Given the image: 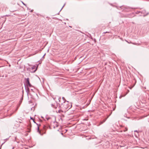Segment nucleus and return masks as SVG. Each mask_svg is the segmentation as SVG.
<instances>
[{
	"label": "nucleus",
	"mask_w": 149,
	"mask_h": 149,
	"mask_svg": "<svg viewBox=\"0 0 149 149\" xmlns=\"http://www.w3.org/2000/svg\"><path fill=\"white\" fill-rule=\"evenodd\" d=\"M31 90L33 91V89H31Z\"/></svg>",
	"instance_id": "nucleus-26"
},
{
	"label": "nucleus",
	"mask_w": 149,
	"mask_h": 149,
	"mask_svg": "<svg viewBox=\"0 0 149 149\" xmlns=\"http://www.w3.org/2000/svg\"><path fill=\"white\" fill-rule=\"evenodd\" d=\"M14 148V147H13L12 148V149H13Z\"/></svg>",
	"instance_id": "nucleus-21"
},
{
	"label": "nucleus",
	"mask_w": 149,
	"mask_h": 149,
	"mask_svg": "<svg viewBox=\"0 0 149 149\" xmlns=\"http://www.w3.org/2000/svg\"><path fill=\"white\" fill-rule=\"evenodd\" d=\"M22 3L23 4V5H24L25 6H26V4H25V3H24L22 1Z\"/></svg>",
	"instance_id": "nucleus-15"
},
{
	"label": "nucleus",
	"mask_w": 149,
	"mask_h": 149,
	"mask_svg": "<svg viewBox=\"0 0 149 149\" xmlns=\"http://www.w3.org/2000/svg\"><path fill=\"white\" fill-rule=\"evenodd\" d=\"M33 10H31V12H32V11H33Z\"/></svg>",
	"instance_id": "nucleus-22"
},
{
	"label": "nucleus",
	"mask_w": 149,
	"mask_h": 149,
	"mask_svg": "<svg viewBox=\"0 0 149 149\" xmlns=\"http://www.w3.org/2000/svg\"><path fill=\"white\" fill-rule=\"evenodd\" d=\"M59 101L60 102L59 104V107L64 110L69 109L71 108L69 102L67 101H65L63 102H61L62 99L61 97L58 99Z\"/></svg>",
	"instance_id": "nucleus-1"
},
{
	"label": "nucleus",
	"mask_w": 149,
	"mask_h": 149,
	"mask_svg": "<svg viewBox=\"0 0 149 149\" xmlns=\"http://www.w3.org/2000/svg\"><path fill=\"white\" fill-rule=\"evenodd\" d=\"M56 104H51V106L52 107L56 109L57 108V107H58L57 104H58L57 103H56Z\"/></svg>",
	"instance_id": "nucleus-5"
},
{
	"label": "nucleus",
	"mask_w": 149,
	"mask_h": 149,
	"mask_svg": "<svg viewBox=\"0 0 149 149\" xmlns=\"http://www.w3.org/2000/svg\"><path fill=\"white\" fill-rule=\"evenodd\" d=\"M107 118L104 119L103 120V121H100V125L102 124H103L104 123L106 120Z\"/></svg>",
	"instance_id": "nucleus-6"
},
{
	"label": "nucleus",
	"mask_w": 149,
	"mask_h": 149,
	"mask_svg": "<svg viewBox=\"0 0 149 149\" xmlns=\"http://www.w3.org/2000/svg\"><path fill=\"white\" fill-rule=\"evenodd\" d=\"M127 130V127L125 128V130H124V131L125 132Z\"/></svg>",
	"instance_id": "nucleus-11"
},
{
	"label": "nucleus",
	"mask_w": 149,
	"mask_h": 149,
	"mask_svg": "<svg viewBox=\"0 0 149 149\" xmlns=\"http://www.w3.org/2000/svg\"><path fill=\"white\" fill-rule=\"evenodd\" d=\"M61 111L60 110H59L58 111V112L59 113H60L61 112Z\"/></svg>",
	"instance_id": "nucleus-16"
},
{
	"label": "nucleus",
	"mask_w": 149,
	"mask_h": 149,
	"mask_svg": "<svg viewBox=\"0 0 149 149\" xmlns=\"http://www.w3.org/2000/svg\"><path fill=\"white\" fill-rule=\"evenodd\" d=\"M62 100H63V102L65 101H66L65 98L64 97H62Z\"/></svg>",
	"instance_id": "nucleus-7"
},
{
	"label": "nucleus",
	"mask_w": 149,
	"mask_h": 149,
	"mask_svg": "<svg viewBox=\"0 0 149 149\" xmlns=\"http://www.w3.org/2000/svg\"><path fill=\"white\" fill-rule=\"evenodd\" d=\"M134 132H137V130L134 131Z\"/></svg>",
	"instance_id": "nucleus-19"
},
{
	"label": "nucleus",
	"mask_w": 149,
	"mask_h": 149,
	"mask_svg": "<svg viewBox=\"0 0 149 149\" xmlns=\"http://www.w3.org/2000/svg\"><path fill=\"white\" fill-rule=\"evenodd\" d=\"M36 66L35 65L33 66L31 68H29V71L31 72H35L37 69V67L36 68V69L34 70L36 68Z\"/></svg>",
	"instance_id": "nucleus-2"
},
{
	"label": "nucleus",
	"mask_w": 149,
	"mask_h": 149,
	"mask_svg": "<svg viewBox=\"0 0 149 149\" xmlns=\"http://www.w3.org/2000/svg\"><path fill=\"white\" fill-rule=\"evenodd\" d=\"M1 146H2V145H1V147H1Z\"/></svg>",
	"instance_id": "nucleus-25"
},
{
	"label": "nucleus",
	"mask_w": 149,
	"mask_h": 149,
	"mask_svg": "<svg viewBox=\"0 0 149 149\" xmlns=\"http://www.w3.org/2000/svg\"><path fill=\"white\" fill-rule=\"evenodd\" d=\"M120 39H121V40H123V39L122 38H120Z\"/></svg>",
	"instance_id": "nucleus-18"
},
{
	"label": "nucleus",
	"mask_w": 149,
	"mask_h": 149,
	"mask_svg": "<svg viewBox=\"0 0 149 149\" xmlns=\"http://www.w3.org/2000/svg\"><path fill=\"white\" fill-rule=\"evenodd\" d=\"M129 92V90H127V93L126 94H127Z\"/></svg>",
	"instance_id": "nucleus-14"
},
{
	"label": "nucleus",
	"mask_w": 149,
	"mask_h": 149,
	"mask_svg": "<svg viewBox=\"0 0 149 149\" xmlns=\"http://www.w3.org/2000/svg\"><path fill=\"white\" fill-rule=\"evenodd\" d=\"M38 131L39 132V134H40V131L39 130V128L38 126Z\"/></svg>",
	"instance_id": "nucleus-8"
},
{
	"label": "nucleus",
	"mask_w": 149,
	"mask_h": 149,
	"mask_svg": "<svg viewBox=\"0 0 149 149\" xmlns=\"http://www.w3.org/2000/svg\"><path fill=\"white\" fill-rule=\"evenodd\" d=\"M63 134L62 133H61V134Z\"/></svg>",
	"instance_id": "nucleus-24"
},
{
	"label": "nucleus",
	"mask_w": 149,
	"mask_h": 149,
	"mask_svg": "<svg viewBox=\"0 0 149 149\" xmlns=\"http://www.w3.org/2000/svg\"><path fill=\"white\" fill-rule=\"evenodd\" d=\"M29 88H28V91H29Z\"/></svg>",
	"instance_id": "nucleus-17"
},
{
	"label": "nucleus",
	"mask_w": 149,
	"mask_h": 149,
	"mask_svg": "<svg viewBox=\"0 0 149 149\" xmlns=\"http://www.w3.org/2000/svg\"><path fill=\"white\" fill-rule=\"evenodd\" d=\"M120 8H125L124 10H125V11H130V9H131L130 8V7H124V6H122L120 7Z\"/></svg>",
	"instance_id": "nucleus-4"
},
{
	"label": "nucleus",
	"mask_w": 149,
	"mask_h": 149,
	"mask_svg": "<svg viewBox=\"0 0 149 149\" xmlns=\"http://www.w3.org/2000/svg\"><path fill=\"white\" fill-rule=\"evenodd\" d=\"M132 88V87H131V88H130V89H131Z\"/></svg>",
	"instance_id": "nucleus-20"
},
{
	"label": "nucleus",
	"mask_w": 149,
	"mask_h": 149,
	"mask_svg": "<svg viewBox=\"0 0 149 149\" xmlns=\"http://www.w3.org/2000/svg\"><path fill=\"white\" fill-rule=\"evenodd\" d=\"M132 43L134 45H137V44L136 43H132Z\"/></svg>",
	"instance_id": "nucleus-13"
},
{
	"label": "nucleus",
	"mask_w": 149,
	"mask_h": 149,
	"mask_svg": "<svg viewBox=\"0 0 149 149\" xmlns=\"http://www.w3.org/2000/svg\"><path fill=\"white\" fill-rule=\"evenodd\" d=\"M30 118H31V119H32V120H33V122H34V123H35V122L34 121V120H33V118H32V117H30Z\"/></svg>",
	"instance_id": "nucleus-12"
},
{
	"label": "nucleus",
	"mask_w": 149,
	"mask_h": 149,
	"mask_svg": "<svg viewBox=\"0 0 149 149\" xmlns=\"http://www.w3.org/2000/svg\"><path fill=\"white\" fill-rule=\"evenodd\" d=\"M0 149H1V147H0Z\"/></svg>",
	"instance_id": "nucleus-27"
},
{
	"label": "nucleus",
	"mask_w": 149,
	"mask_h": 149,
	"mask_svg": "<svg viewBox=\"0 0 149 149\" xmlns=\"http://www.w3.org/2000/svg\"><path fill=\"white\" fill-rule=\"evenodd\" d=\"M111 33V32H104L103 33Z\"/></svg>",
	"instance_id": "nucleus-9"
},
{
	"label": "nucleus",
	"mask_w": 149,
	"mask_h": 149,
	"mask_svg": "<svg viewBox=\"0 0 149 149\" xmlns=\"http://www.w3.org/2000/svg\"><path fill=\"white\" fill-rule=\"evenodd\" d=\"M26 79V86L28 87L29 86L30 87H31L32 85L29 82V78H28L26 79Z\"/></svg>",
	"instance_id": "nucleus-3"
},
{
	"label": "nucleus",
	"mask_w": 149,
	"mask_h": 149,
	"mask_svg": "<svg viewBox=\"0 0 149 149\" xmlns=\"http://www.w3.org/2000/svg\"><path fill=\"white\" fill-rule=\"evenodd\" d=\"M118 37L120 38V36H118Z\"/></svg>",
	"instance_id": "nucleus-23"
},
{
	"label": "nucleus",
	"mask_w": 149,
	"mask_h": 149,
	"mask_svg": "<svg viewBox=\"0 0 149 149\" xmlns=\"http://www.w3.org/2000/svg\"><path fill=\"white\" fill-rule=\"evenodd\" d=\"M125 41L127 42L128 43H132V42H129L127 40H125Z\"/></svg>",
	"instance_id": "nucleus-10"
}]
</instances>
